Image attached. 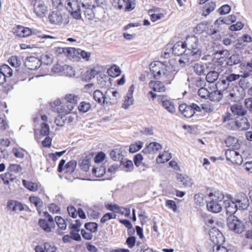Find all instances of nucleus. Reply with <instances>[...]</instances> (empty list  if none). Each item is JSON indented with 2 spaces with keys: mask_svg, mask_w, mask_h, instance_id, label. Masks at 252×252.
<instances>
[{
  "mask_svg": "<svg viewBox=\"0 0 252 252\" xmlns=\"http://www.w3.org/2000/svg\"><path fill=\"white\" fill-rule=\"evenodd\" d=\"M206 198V197L203 194L198 193L194 195V201L196 204L201 206L208 203V199L207 200Z\"/></svg>",
  "mask_w": 252,
  "mask_h": 252,
  "instance_id": "79ce46f5",
  "label": "nucleus"
},
{
  "mask_svg": "<svg viewBox=\"0 0 252 252\" xmlns=\"http://www.w3.org/2000/svg\"><path fill=\"white\" fill-rule=\"evenodd\" d=\"M51 106L53 111L58 113L67 114L66 108L64 105H62L61 101L57 99L51 103Z\"/></svg>",
  "mask_w": 252,
  "mask_h": 252,
  "instance_id": "4be33fe9",
  "label": "nucleus"
},
{
  "mask_svg": "<svg viewBox=\"0 0 252 252\" xmlns=\"http://www.w3.org/2000/svg\"><path fill=\"white\" fill-rule=\"evenodd\" d=\"M223 201L224 207L226 210L227 214L232 215L237 211L238 208L237 204L235 201L234 202L229 196H224Z\"/></svg>",
  "mask_w": 252,
  "mask_h": 252,
  "instance_id": "4468645a",
  "label": "nucleus"
},
{
  "mask_svg": "<svg viewBox=\"0 0 252 252\" xmlns=\"http://www.w3.org/2000/svg\"><path fill=\"white\" fill-rule=\"evenodd\" d=\"M0 71L6 77H11L13 74L12 69L7 64L2 65L0 68Z\"/></svg>",
  "mask_w": 252,
  "mask_h": 252,
  "instance_id": "09e8293b",
  "label": "nucleus"
},
{
  "mask_svg": "<svg viewBox=\"0 0 252 252\" xmlns=\"http://www.w3.org/2000/svg\"><path fill=\"white\" fill-rule=\"evenodd\" d=\"M116 215L114 213H107L100 219V222L102 223H105L111 219L116 218Z\"/></svg>",
  "mask_w": 252,
  "mask_h": 252,
  "instance_id": "5fc2aeb1",
  "label": "nucleus"
},
{
  "mask_svg": "<svg viewBox=\"0 0 252 252\" xmlns=\"http://www.w3.org/2000/svg\"><path fill=\"white\" fill-rule=\"evenodd\" d=\"M238 139L229 136L225 140V144L227 147H232L233 149L238 148L239 146V144L238 143Z\"/></svg>",
  "mask_w": 252,
  "mask_h": 252,
  "instance_id": "e433bc0d",
  "label": "nucleus"
},
{
  "mask_svg": "<svg viewBox=\"0 0 252 252\" xmlns=\"http://www.w3.org/2000/svg\"><path fill=\"white\" fill-rule=\"evenodd\" d=\"M150 69L154 78L160 79L166 84H170L174 78L175 71L173 70L172 67L166 65L161 62L152 63Z\"/></svg>",
  "mask_w": 252,
  "mask_h": 252,
  "instance_id": "f03ea898",
  "label": "nucleus"
},
{
  "mask_svg": "<svg viewBox=\"0 0 252 252\" xmlns=\"http://www.w3.org/2000/svg\"><path fill=\"white\" fill-rule=\"evenodd\" d=\"M149 85V87L155 92H164L166 90L164 85L160 81H151Z\"/></svg>",
  "mask_w": 252,
  "mask_h": 252,
  "instance_id": "393cba45",
  "label": "nucleus"
},
{
  "mask_svg": "<svg viewBox=\"0 0 252 252\" xmlns=\"http://www.w3.org/2000/svg\"><path fill=\"white\" fill-rule=\"evenodd\" d=\"M66 6L70 11L74 18L77 20L81 19L82 13L81 1L78 0H67L66 1Z\"/></svg>",
  "mask_w": 252,
  "mask_h": 252,
  "instance_id": "0eeeda50",
  "label": "nucleus"
},
{
  "mask_svg": "<svg viewBox=\"0 0 252 252\" xmlns=\"http://www.w3.org/2000/svg\"><path fill=\"white\" fill-rule=\"evenodd\" d=\"M225 66L217 63L215 64L213 70L210 71L206 76V80L209 83H214L219 78L220 74L224 70Z\"/></svg>",
  "mask_w": 252,
  "mask_h": 252,
  "instance_id": "9d476101",
  "label": "nucleus"
},
{
  "mask_svg": "<svg viewBox=\"0 0 252 252\" xmlns=\"http://www.w3.org/2000/svg\"><path fill=\"white\" fill-rule=\"evenodd\" d=\"M162 146L158 142H151L144 149L143 152L145 153H156L161 150Z\"/></svg>",
  "mask_w": 252,
  "mask_h": 252,
  "instance_id": "cd10ccee",
  "label": "nucleus"
},
{
  "mask_svg": "<svg viewBox=\"0 0 252 252\" xmlns=\"http://www.w3.org/2000/svg\"><path fill=\"white\" fill-rule=\"evenodd\" d=\"M97 73L96 70L94 69L88 70L83 75V79L86 81H89L94 78Z\"/></svg>",
  "mask_w": 252,
  "mask_h": 252,
  "instance_id": "a18cd8bd",
  "label": "nucleus"
},
{
  "mask_svg": "<svg viewBox=\"0 0 252 252\" xmlns=\"http://www.w3.org/2000/svg\"><path fill=\"white\" fill-rule=\"evenodd\" d=\"M47 11V7L43 2L37 1L34 4V12L38 17H43Z\"/></svg>",
  "mask_w": 252,
  "mask_h": 252,
  "instance_id": "a211bd4d",
  "label": "nucleus"
},
{
  "mask_svg": "<svg viewBox=\"0 0 252 252\" xmlns=\"http://www.w3.org/2000/svg\"><path fill=\"white\" fill-rule=\"evenodd\" d=\"M193 70L198 75H201L204 73V67L200 63H195L193 66Z\"/></svg>",
  "mask_w": 252,
  "mask_h": 252,
  "instance_id": "0e129e2a",
  "label": "nucleus"
},
{
  "mask_svg": "<svg viewBox=\"0 0 252 252\" xmlns=\"http://www.w3.org/2000/svg\"><path fill=\"white\" fill-rule=\"evenodd\" d=\"M120 166L122 168L125 169L127 172H130L133 170V164L131 160L126 158L122 159L121 161Z\"/></svg>",
  "mask_w": 252,
  "mask_h": 252,
  "instance_id": "2f4dec72",
  "label": "nucleus"
},
{
  "mask_svg": "<svg viewBox=\"0 0 252 252\" xmlns=\"http://www.w3.org/2000/svg\"><path fill=\"white\" fill-rule=\"evenodd\" d=\"M7 171H10L11 173H18L21 172L22 167L18 164H10L7 168Z\"/></svg>",
  "mask_w": 252,
  "mask_h": 252,
  "instance_id": "680f3d73",
  "label": "nucleus"
},
{
  "mask_svg": "<svg viewBox=\"0 0 252 252\" xmlns=\"http://www.w3.org/2000/svg\"><path fill=\"white\" fill-rule=\"evenodd\" d=\"M14 33L16 36L20 37H26L32 34V31L30 29L21 26H18L15 29Z\"/></svg>",
  "mask_w": 252,
  "mask_h": 252,
  "instance_id": "412c9836",
  "label": "nucleus"
},
{
  "mask_svg": "<svg viewBox=\"0 0 252 252\" xmlns=\"http://www.w3.org/2000/svg\"><path fill=\"white\" fill-rule=\"evenodd\" d=\"M30 202L34 205V206L37 208V211L40 213V207H42V202L41 201L40 199L38 197L35 196H31L29 198Z\"/></svg>",
  "mask_w": 252,
  "mask_h": 252,
  "instance_id": "8fccbe9b",
  "label": "nucleus"
},
{
  "mask_svg": "<svg viewBox=\"0 0 252 252\" xmlns=\"http://www.w3.org/2000/svg\"><path fill=\"white\" fill-rule=\"evenodd\" d=\"M222 76L225 79H223L220 82H218L216 85L217 88L218 89L220 88L221 86L223 85V87L222 88V90H224L226 88H227L230 82H232L238 80L241 77L240 75L232 73L230 70L226 71L222 74Z\"/></svg>",
  "mask_w": 252,
  "mask_h": 252,
  "instance_id": "6e6552de",
  "label": "nucleus"
},
{
  "mask_svg": "<svg viewBox=\"0 0 252 252\" xmlns=\"http://www.w3.org/2000/svg\"><path fill=\"white\" fill-rule=\"evenodd\" d=\"M64 70L63 71V75L69 77L74 76L75 75L74 71L73 70L72 66L67 65H64Z\"/></svg>",
  "mask_w": 252,
  "mask_h": 252,
  "instance_id": "052dcab7",
  "label": "nucleus"
},
{
  "mask_svg": "<svg viewBox=\"0 0 252 252\" xmlns=\"http://www.w3.org/2000/svg\"><path fill=\"white\" fill-rule=\"evenodd\" d=\"M231 110L234 115H237V117H243L247 113V111L243 107L242 105L239 103L233 105L231 107Z\"/></svg>",
  "mask_w": 252,
  "mask_h": 252,
  "instance_id": "b1692460",
  "label": "nucleus"
},
{
  "mask_svg": "<svg viewBox=\"0 0 252 252\" xmlns=\"http://www.w3.org/2000/svg\"><path fill=\"white\" fill-rule=\"evenodd\" d=\"M143 146V142L141 141H137L135 143H131L129 146V151L131 153H135L140 150Z\"/></svg>",
  "mask_w": 252,
  "mask_h": 252,
  "instance_id": "58836bf2",
  "label": "nucleus"
},
{
  "mask_svg": "<svg viewBox=\"0 0 252 252\" xmlns=\"http://www.w3.org/2000/svg\"><path fill=\"white\" fill-rule=\"evenodd\" d=\"M25 66L30 70H35L41 64L40 60L35 57H28L25 62Z\"/></svg>",
  "mask_w": 252,
  "mask_h": 252,
  "instance_id": "f3484780",
  "label": "nucleus"
},
{
  "mask_svg": "<svg viewBox=\"0 0 252 252\" xmlns=\"http://www.w3.org/2000/svg\"><path fill=\"white\" fill-rule=\"evenodd\" d=\"M169 154L165 152L162 154H160L157 158V161L158 163H164L167 162L170 158Z\"/></svg>",
  "mask_w": 252,
  "mask_h": 252,
  "instance_id": "6e6d98bb",
  "label": "nucleus"
},
{
  "mask_svg": "<svg viewBox=\"0 0 252 252\" xmlns=\"http://www.w3.org/2000/svg\"><path fill=\"white\" fill-rule=\"evenodd\" d=\"M216 6V3L212 1L206 4L203 8L202 15L205 17L209 15L211 12L214 10Z\"/></svg>",
  "mask_w": 252,
  "mask_h": 252,
  "instance_id": "f704fd0d",
  "label": "nucleus"
},
{
  "mask_svg": "<svg viewBox=\"0 0 252 252\" xmlns=\"http://www.w3.org/2000/svg\"><path fill=\"white\" fill-rule=\"evenodd\" d=\"M120 97V94L116 91L107 90L106 91L105 102L106 104H116Z\"/></svg>",
  "mask_w": 252,
  "mask_h": 252,
  "instance_id": "dca6fc26",
  "label": "nucleus"
},
{
  "mask_svg": "<svg viewBox=\"0 0 252 252\" xmlns=\"http://www.w3.org/2000/svg\"><path fill=\"white\" fill-rule=\"evenodd\" d=\"M91 158L92 156L90 155L87 156L79 163V166L83 171L87 172L91 166Z\"/></svg>",
  "mask_w": 252,
  "mask_h": 252,
  "instance_id": "c756f323",
  "label": "nucleus"
},
{
  "mask_svg": "<svg viewBox=\"0 0 252 252\" xmlns=\"http://www.w3.org/2000/svg\"><path fill=\"white\" fill-rule=\"evenodd\" d=\"M235 202L238 208L244 210L247 209L250 204L247 196L243 193H240L236 196Z\"/></svg>",
  "mask_w": 252,
  "mask_h": 252,
  "instance_id": "2eb2a0df",
  "label": "nucleus"
},
{
  "mask_svg": "<svg viewBox=\"0 0 252 252\" xmlns=\"http://www.w3.org/2000/svg\"><path fill=\"white\" fill-rule=\"evenodd\" d=\"M55 221L59 228L61 230H65L66 228L67 224L65 220L60 216L55 218Z\"/></svg>",
  "mask_w": 252,
  "mask_h": 252,
  "instance_id": "49530a36",
  "label": "nucleus"
},
{
  "mask_svg": "<svg viewBox=\"0 0 252 252\" xmlns=\"http://www.w3.org/2000/svg\"><path fill=\"white\" fill-rule=\"evenodd\" d=\"M184 43L187 51L186 53L179 60L180 64L182 66L189 65L193 62L198 60L202 56V51L196 36L193 35L187 37Z\"/></svg>",
  "mask_w": 252,
  "mask_h": 252,
  "instance_id": "f257e3e1",
  "label": "nucleus"
},
{
  "mask_svg": "<svg viewBox=\"0 0 252 252\" xmlns=\"http://www.w3.org/2000/svg\"><path fill=\"white\" fill-rule=\"evenodd\" d=\"M7 208L16 212L24 210V208L22 204L19 202L14 200L8 201L7 203Z\"/></svg>",
  "mask_w": 252,
  "mask_h": 252,
  "instance_id": "a878e982",
  "label": "nucleus"
},
{
  "mask_svg": "<svg viewBox=\"0 0 252 252\" xmlns=\"http://www.w3.org/2000/svg\"><path fill=\"white\" fill-rule=\"evenodd\" d=\"M224 198V195L221 192L218 191L210 193L207 203L208 210L214 213L220 212L222 210L220 202L223 201Z\"/></svg>",
  "mask_w": 252,
  "mask_h": 252,
  "instance_id": "20e7f679",
  "label": "nucleus"
},
{
  "mask_svg": "<svg viewBox=\"0 0 252 252\" xmlns=\"http://www.w3.org/2000/svg\"><path fill=\"white\" fill-rule=\"evenodd\" d=\"M126 4L125 0H114L113 2V6L119 9H124Z\"/></svg>",
  "mask_w": 252,
  "mask_h": 252,
  "instance_id": "e2e57ef3",
  "label": "nucleus"
},
{
  "mask_svg": "<svg viewBox=\"0 0 252 252\" xmlns=\"http://www.w3.org/2000/svg\"><path fill=\"white\" fill-rule=\"evenodd\" d=\"M222 94L221 90L214 91L209 92L208 98L212 101H218L221 99Z\"/></svg>",
  "mask_w": 252,
  "mask_h": 252,
  "instance_id": "473e14b6",
  "label": "nucleus"
},
{
  "mask_svg": "<svg viewBox=\"0 0 252 252\" xmlns=\"http://www.w3.org/2000/svg\"><path fill=\"white\" fill-rule=\"evenodd\" d=\"M65 163V160L62 159L60 160L58 167V171L61 173L64 170L65 173L69 174L73 173L76 167L77 162L72 160L67 162L64 166Z\"/></svg>",
  "mask_w": 252,
  "mask_h": 252,
  "instance_id": "9b49d317",
  "label": "nucleus"
},
{
  "mask_svg": "<svg viewBox=\"0 0 252 252\" xmlns=\"http://www.w3.org/2000/svg\"><path fill=\"white\" fill-rule=\"evenodd\" d=\"M238 153L237 151L234 150L228 149L225 151V156L226 159L228 161L232 162L233 158L236 157V154Z\"/></svg>",
  "mask_w": 252,
  "mask_h": 252,
  "instance_id": "4d7b16f0",
  "label": "nucleus"
},
{
  "mask_svg": "<svg viewBox=\"0 0 252 252\" xmlns=\"http://www.w3.org/2000/svg\"><path fill=\"white\" fill-rule=\"evenodd\" d=\"M10 64L14 67H17L21 65V62L19 57L12 56L8 60Z\"/></svg>",
  "mask_w": 252,
  "mask_h": 252,
  "instance_id": "13d9d810",
  "label": "nucleus"
},
{
  "mask_svg": "<svg viewBox=\"0 0 252 252\" xmlns=\"http://www.w3.org/2000/svg\"><path fill=\"white\" fill-rule=\"evenodd\" d=\"M179 109L181 114L186 118H190L192 117L194 112L190 107V105H187L186 104H182L179 105Z\"/></svg>",
  "mask_w": 252,
  "mask_h": 252,
  "instance_id": "aec40b11",
  "label": "nucleus"
},
{
  "mask_svg": "<svg viewBox=\"0 0 252 252\" xmlns=\"http://www.w3.org/2000/svg\"><path fill=\"white\" fill-rule=\"evenodd\" d=\"M106 92L103 94L101 91L96 90L93 93V97L94 100L97 102L100 105H103L105 102Z\"/></svg>",
  "mask_w": 252,
  "mask_h": 252,
  "instance_id": "bb28decb",
  "label": "nucleus"
},
{
  "mask_svg": "<svg viewBox=\"0 0 252 252\" xmlns=\"http://www.w3.org/2000/svg\"><path fill=\"white\" fill-rule=\"evenodd\" d=\"M95 7H82V13H84L85 17L89 20H92L94 17V9Z\"/></svg>",
  "mask_w": 252,
  "mask_h": 252,
  "instance_id": "4c0bfd02",
  "label": "nucleus"
},
{
  "mask_svg": "<svg viewBox=\"0 0 252 252\" xmlns=\"http://www.w3.org/2000/svg\"><path fill=\"white\" fill-rule=\"evenodd\" d=\"M48 18L51 24L60 26L64 27L69 22L68 15L59 10L50 12L48 15Z\"/></svg>",
  "mask_w": 252,
  "mask_h": 252,
  "instance_id": "423d86ee",
  "label": "nucleus"
},
{
  "mask_svg": "<svg viewBox=\"0 0 252 252\" xmlns=\"http://www.w3.org/2000/svg\"><path fill=\"white\" fill-rule=\"evenodd\" d=\"M97 0H82V7H95Z\"/></svg>",
  "mask_w": 252,
  "mask_h": 252,
  "instance_id": "864d4df0",
  "label": "nucleus"
},
{
  "mask_svg": "<svg viewBox=\"0 0 252 252\" xmlns=\"http://www.w3.org/2000/svg\"><path fill=\"white\" fill-rule=\"evenodd\" d=\"M240 66L241 68L245 69V72L247 73L252 72V59L246 64L241 63Z\"/></svg>",
  "mask_w": 252,
  "mask_h": 252,
  "instance_id": "774afa93",
  "label": "nucleus"
},
{
  "mask_svg": "<svg viewBox=\"0 0 252 252\" xmlns=\"http://www.w3.org/2000/svg\"><path fill=\"white\" fill-rule=\"evenodd\" d=\"M228 96L232 98L231 101H237L241 98L239 88L235 87L230 91Z\"/></svg>",
  "mask_w": 252,
  "mask_h": 252,
  "instance_id": "c9c22d12",
  "label": "nucleus"
},
{
  "mask_svg": "<svg viewBox=\"0 0 252 252\" xmlns=\"http://www.w3.org/2000/svg\"><path fill=\"white\" fill-rule=\"evenodd\" d=\"M108 74L112 77L119 76L121 73V70L118 66L114 65L107 70Z\"/></svg>",
  "mask_w": 252,
  "mask_h": 252,
  "instance_id": "a19ab883",
  "label": "nucleus"
},
{
  "mask_svg": "<svg viewBox=\"0 0 252 252\" xmlns=\"http://www.w3.org/2000/svg\"><path fill=\"white\" fill-rule=\"evenodd\" d=\"M241 57L238 54L232 55L228 59L227 64L233 65L240 63L241 61Z\"/></svg>",
  "mask_w": 252,
  "mask_h": 252,
  "instance_id": "37998d69",
  "label": "nucleus"
},
{
  "mask_svg": "<svg viewBox=\"0 0 252 252\" xmlns=\"http://www.w3.org/2000/svg\"><path fill=\"white\" fill-rule=\"evenodd\" d=\"M126 3L124 8L125 11H130L135 7L134 0H127Z\"/></svg>",
  "mask_w": 252,
  "mask_h": 252,
  "instance_id": "69168bd1",
  "label": "nucleus"
},
{
  "mask_svg": "<svg viewBox=\"0 0 252 252\" xmlns=\"http://www.w3.org/2000/svg\"><path fill=\"white\" fill-rule=\"evenodd\" d=\"M91 105L86 101L81 102L78 107V110L82 113L88 112L91 108Z\"/></svg>",
  "mask_w": 252,
  "mask_h": 252,
  "instance_id": "3c124183",
  "label": "nucleus"
},
{
  "mask_svg": "<svg viewBox=\"0 0 252 252\" xmlns=\"http://www.w3.org/2000/svg\"><path fill=\"white\" fill-rule=\"evenodd\" d=\"M64 99L65 100V103L64 105L65 106L66 111L68 114L76 106L79 99V97L78 95L69 94L65 95Z\"/></svg>",
  "mask_w": 252,
  "mask_h": 252,
  "instance_id": "f8f14e48",
  "label": "nucleus"
},
{
  "mask_svg": "<svg viewBox=\"0 0 252 252\" xmlns=\"http://www.w3.org/2000/svg\"><path fill=\"white\" fill-rule=\"evenodd\" d=\"M84 226L87 230L91 232L92 233H95L97 231L98 224L96 222H87L85 224Z\"/></svg>",
  "mask_w": 252,
  "mask_h": 252,
  "instance_id": "de8ad7c7",
  "label": "nucleus"
},
{
  "mask_svg": "<svg viewBox=\"0 0 252 252\" xmlns=\"http://www.w3.org/2000/svg\"><path fill=\"white\" fill-rule=\"evenodd\" d=\"M178 182L186 187H191L192 185V180L187 175L178 174L177 177Z\"/></svg>",
  "mask_w": 252,
  "mask_h": 252,
  "instance_id": "c85d7f7f",
  "label": "nucleus"
},
{
  "mask_svg": "<svg viewBox=\"0 0 252 252\" xmlns=\"http://www.w3.org/2000/svg\"><path fill=\"white\" fill-rule=\"evenodd\" d=\"M228 122V127L231 129H239L246 130L250 126L248 119L244 116L236 117L235 120L232 118L231 114L227 113L223 117V122Z\"/></svg>",
  "mask_w": 252,
  "mask_h": 252,
  "instance_id": "7ed1b4c3",
  "label": "nucleus"
},
{
  "mask_svg": "<svg viewBox=\"0 0 252 252\" xmlns=\"http://www.w3.org/2000/svg\"><path fill=\"white\" fill-rule=\"evenodd\" d=\"M162 107L169 113L174 114L176 112V108L174 102L169 99L162 97L161 99Z\"/></svg>",
  "mask_w": 252,
  "mask_h": 252,
  "instance_id": "5701e85b",
  "label": "nucleus"
},
{
  "mask_svg": "<svg viewBox=\"0 0 252 252\" xmlns=\"http://www.w3.org/2000/svg\"><path fill=\"white\" fill-rule=\"evenodd\" d=\"M0 177L4 184L6 185H8L10 181H13L16 179V177L12 174V173L8 171L5 173L1 174Z\"/></svg>",
  "mask_w": 252,
  "mask_h": 252,
  "instance_id": "72a5a7b5",
  "label": "nucleus"
},
{
  "mask_svg": "<svg viewBox=\"0 0 252 252\" xmlns=\"http://www.w3.org/2000/svg\"><path fill=\"white\" fill-rule=\"evenodd\" d=\"M186 46L182 41L177 42L172 48L173 53L175 56H183L186 53Z\"/></svg>",
  "mask_w": 252,
  "mask_h": 252,
  "instance_id": "6ab92c4d",
  "label": "nucleus"
},
{
  "mask_svg": "<svg viewBox=\"0 0 252 252\" xmlns=\"http://www.w3.org/2000/svg\"><path fill=\"white\" fill-rule=\"evenodd\" d=\"M110 156L111 158L115 161H121L123 159L122 151L121 148H117L112 150L110 153Z\"/></svg>",
  "mask_w": 252,
  "mask_h": 252,
  "instance_id": "7c9ffc66",
  "label": "nucleus"
},
{
  "mask_svg": "<svg viewBox=\"0 0 252 252\" xmlns=\"http://www.w3.org/2000/svg\"><path fill=\"white\" fill-rule=\"evenodd\" d=\"M40 227L45 232H50L55 227V224L53 217L48 214V219H40L38 221Z\"/></svg>",
  "mask_w": 252,
  "mask_h": 252,
  "instance_id": "ddd939ff",
  "label": "nucleus"
},
{
  "mask_svg": "<svg viewBox=\"0 0 252 252\" xmlns=\"http://www.w3.org/2000/svg\"><path fill=\"white\" fill-rule=\"evenodd\" d=\"M133 102V96L127 95L125 97L122 107L124 109H127L130 106L132 105Z\"/></svg>",
  "mask_w": 252,
  "mask_h": 252,
  "instance_id": "603ef678",
  "label": "nucleus"
},
{
  "mask_svg": "<svg viewBox=\"0 0 252 252\" xmlns=\"http://www.w3.org/2000/svg\"><path fill=\"white\" fill-rule=\"evenodd\" d=\"M70 229L71 231L70 232V236L71 239L77 241H80L81 240V237L79 234V232L80 231V229Z\"/></svg>",
  "mask_w": 252,
  "mask_h": 252,
  "instance_id": "bf43d9fd",
  "label": "nucleus"
},
{
  "mask_svg": "<svg viewBox=\"0 0 252 252\" xmlns=\"http://www.w3.org/2000/svg\"><path fill=\"white\" fill-rule=\"evenodd\" d=\"M105 173V168L103 166H95L93 169V174L97 177L102 176Z\"/></svg>",
  "mask_w": 252,
  "mask_h": 252,
  "instance_id": "ea45409f",
  "label": "nucleus"
},
{
  "mask_svg": "<svg viewBox=\"0 0 252 252\" xmlns=\"http://www.w3.org/2000/svg\"><path fill=\"white\" fill-rule=\"evenodd\" d=\"M22 183L25 187L31 191H35L37 190L38 186L36 183L27 181L26 180H23Z\"/></svg>",
  "mask_w": 252,
  "mask_h": 252,
  "instance_id": "c03bdc74",
  "label": "nucleus"
},
{
  "mask_svg": "<svg viewBox=\"0 0 252 252\" xmlns=\"http://www.w3.org/2000/svg\"><path fill=\"white\" fill-rule=\"evenodd\" d=\"M227 226L229 229L237 233H241L245 230L243 222L235 216L227 220Z\"/></svg>",
  "mask_w": 252,
  "mask_h": 252,
  "instance_id": "1a4fd4ad",
  "label": "nucleus"
},
{
  "mask_svg": "<svg viewBox=\"0 0 252 252\" xmlns=\"http://www.w3.org/2000/svg\"><path fill=\"white\" fill-rule=\"evenodd\" d=\"M44 246L46 252H56L57 248L53 243L46 242L44 243Z\"/></svg>",
  "mask_w": 252,
  "mask_h": 252,
  "instance_id": "338daca9",
  "label": "nucleus"
},
{
  "mask_svg": "<svg viewBox=\"0 0 252 252\" xmlns=\"http://www.w3.org/2000/svg\"><path fill=\"white\" fill-rule=\"evenodd\" d=\"M209 235L211 241L214 244L213 246V252H228L225 247L221 246L224 242V238L218 229L213 227L210 231Z\"/></svg>",
  "mask_w": 252,
  "mask_h": 252,
  "instance_id": "39448f33",
  "label": "nucleus"
}]
</instances>
